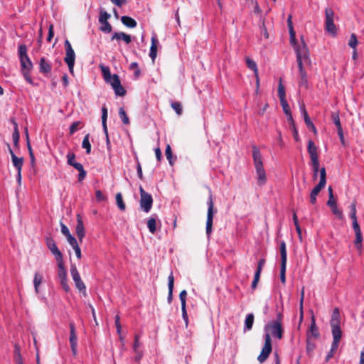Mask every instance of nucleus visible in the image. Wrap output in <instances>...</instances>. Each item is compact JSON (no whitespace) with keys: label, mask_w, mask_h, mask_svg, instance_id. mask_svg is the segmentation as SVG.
Wrapping results in <instances>:
<instances>
[{"label":"nucleus","mask_w":364,"mask_h":364,"mask_svg":"<svg viewBox=\"0 0 364 364\" xmlns=\"http://www.w3.org/2000/svg\"><path fill=\"white\" fill-rule=\"evenodd\" d=\"M18 57L22 75L29 84L33 85V81L30 75V73L33 69V63L27 55V47L26 45L22 44L18 46Z\"/></svg>","instance_id":"obj_1"},{"label":"nucleus","mask_w":364,"mask_h":364,"mask_svg":"<svg viewBox=\"0 0 364 364\" xmlns=\"http://www.w3.org/2000/svg\"><path fill=\"white\" fill-rule=\"evenodd\" d=\"M252 157L257 173V184L259 186H263L267 182V176L263 166L262 154L256 146H252Z\"/></svg>","instance_id":"obj_2"},{"label":"nucleus","mask_w":364,"mask_h":364,"mask_svg":"<svg viewBox=\"0 0 364 364\" xmlns=\"http://www.w3.org/2000/svg\"><path fill=\"white\" fill-rule=\"evenodd\" d=\"M335 13L332 9H325V28L326 31L331 36H335L337 33V28L334 23Z\"/></svg>","instance_id":"obj_3"},{"label":"nucleus","mask_w":364,"mask_h":364,"mask_svg":"<svg viewBox=\"0 0 364 364\" xmlns=\"http://www.w3.org/2000/svg\"><path fill=\"white\" fill-rule=\"evenodd\" d=\"M279 251L281 255L280 280L282 284L286 283V267L287 262V254L286 243L284 241L280 242Z\"/></svg>","instance_id":"obj_4"},{"label":"nucleus","mask_w":364,"mask_h":364,"mask_svg":"<svg viewBox=\"0 0 364 364\" xmlns=\"http://www.w3.org/2000/svg\"><path fill=\"white\" fill-rule=\"evenodd\" d=\"M65 57L64 58V60L68 66L70 73H73V68L75 60V53L68 40H65Z\"/></svg>","instance_id":"obj_5"},{"label":"nucleus","mask_w":364,"mask_h":364,"mask_svg":"<svg viewBox=\"0 0 364 364\" xmlns=\"http://www.w3.org/2000/svg\"><path fill=\"white\" fill-rule=\"evenodd\" d=\"M140 192V207L145 213H149L151 209L153 198L151 194L146 193L142 186L139 187Z\"/></svg>","instance_id":"obj_6"},{"label":"nucleus","mask_w":364,"mask_h":364,"mask_svg":"<svg viewBox=\"0 0 364 364\" xmlns=\"http://www.w3.org/2000/svg\"><path fill=\"white\" fill-rule=\"evenodd\" d=\"M296 59L304 60L306 65H311V61L309 56V50L307 45L302 40L301 43L295 47Z\"/></svg>","instance_id":"obj_7"},{"label":"nucleus","mask_w":364,"mask_h":364,"mask_svg":"<svg viewBox=\"0 0 364 364\" xmlns=\"http://www.w3.org/2000/svg\"><path fill=\"white\" fill-rule=\"evenodd\" d=\"M208 212H207V220H206V234L209 236L212 232L213 220L214 215V203L213 196L210 191V195L208 201Z\"/></svg>","instance_id":"obj_8"},{"label":"nucleus","mask_w":364,"mask_h":364,"mask_svg":"<svg viewBox=\"0 0 364 364\" xmlns=\"http://www.w3.org/2000/svg\"><path fill=\"white\" fill-rule=\"evenodd\" d=\"M272 350V340L270 334L267 333L264 336V345L261 350L260 354L257 357V360L260 363H264L269 357Z\"/></svg>","instance_id":"obj_9"},{"label":"nucleus","mask_w":364,"mask_h":364,"mask_svg":"<svg viewBox=\"0 0 364 364\" xmlns=\"http://www.w3.org/2000/svg\"><path fill=\"white\" fill-rule=\"evenodd\" d=\"M58 262V277L59 279L60 284L65 292L70 291V286L68 282L67 272L63 264V260L57 262Z\"/></svg>","instance_id":"obj_10"},{"label":"nucleus","mask_w":364,"mask_h":364,"mask_svg":"<svg viewBox=\"0 0 364 364\" xmlns=\"http://www.w3.org/2000/svg\"><path fill=\"white\" fill-rule=\"evenodd\" d=\"M67 158L68 164L70 166H73L75 169H77L79 171L78 181H82L85 179L87 174L86 171L83 168V166L80 163L75 161V155L73 152H69L67 155Z\"/></svg>","instance_id":"obj_11"},{"label":"nucleus","mask_w":364,"mask_h":364,"mask_svg":"<svg viewBox=\"0 0 364 364\" xmlns=\"http://www.w3.org/2000/svg\"><path fill=\"white\" fill-rule=\"evenodd\" d=\"M265 331H269L273 336L282 339L283 336V328L280 321H272L265 326Z\"/></svg>","instance_id":"obj_12"},{"label":"nucleus","mask_w":364,"mask_h":364,"mask_svg":"<svg viewBox=\"0 0 364 364\" xmlns=\"http://www.w3.org/2000/svg\"><path fill=\"white\" fill-rule=\"evenodd\" d=\"M46 244L47 247L50 250L52 254L55 256L57 262L63 260V255L58 250L54 240L50 237H47L46 239Z\"/></svg>","instance_id":"obj_13"},{"label":"nucleus","mask_w":364,"mask_h":364,"mask_svg":"<svg viewBox=\"0 0 364 364\" xmlns=\"http://www.w3.org/2000/svg\"><path fill=\"white\" fill-rule=\"evenodd\" d=\"M70 327V343L72 352L74 355L77 353V338L75 333V328L73 322L69 323Z\"/></svg>","instance_id":"obj_14"},{"label":"nucleus","mask_w":364,"mask_h":364,"mask_svg":"<svg viewBox=\"0 0 364 364\" xmlns=\"http://www.w3.org/2000/svg\"><path fill=\"white\" fill-rule=\"evenodd\" d=\"M307 150H308V152L309 154L311 162L319 161L318 156V152H317V147H316V146L315 145V144L314 143L313 141L309 140L308 141Z\"/></svg>","instance_id":"obj_15"},{"label":"nucleus","mask_w":364,"mask_h":364,"mask_svg":"<svg viewBox=\"0 0 364 364\" xmlns=\"http://www.w3.org/2000/svg\"><path fill=\"white\" fill-rule=\"evenodd\" d=\"M77 223L75 228V232L77 237L79 239L80 242H81L82 241L83 237H85V232L83 222L80 215H77Z\"/></svg>","instance_id":"obj_16"},{"label":"nucleus","mask_w":364,"mask_h":364,"mask_svg":"<svg viewBox=\"0 0 364 364\" xmlns=\"http://www.w3.org/2000/svg\"><path fill=\"white\" fill-rule=\"evenodd\" d=\"M327 205L331 208V210L332 213H333V215H335L338 219H343V212H342V210L338 209V208L337 206L336 201L334 198H333L331 199L328 198V200L327 201Z\"/></svg>","instance_id":"obj_17"},{"label":"nucleus","mask_w":364,"mask_h":364,"mask_svg":"<svg viewBox=\"0 0 364 364\" xmlns=\"http://www.w3.org/2000/svg\"><path fill=\"white\" fill-rule=\"evenodd\" d=\"M301 111L304 117V122L307 127L311 130L315 134L317 133L316 128L310 119L308 112L305 108L304 105L301 106Z\"/></svg>","instance_id":"obj_18"},{"label":"nucleus","mask_w":364,"mask_h":364,"mask_svg":"<svg viewBox=\"0 0 364 364\" xmlns=\"http://www.w3.org/2000/svg\"><path fill=\"white\" fill-rule=\"evenodd\" d=\"M319 336H320V333L318 331V328L316 326L315 318L313 316L311 317V322L309 329L307 332V338L309 337L311 338V337H313L314 338H318Z\"/></svg>","instance_id":"obj_19"},{"label":"nucleus","mask_w":364,"mask_h":364,"mask_svg":"<svg viewBox=\"0 0 364 364\" xmlns=\"http://www.w3.org/2000/svg\"><path fill=\"white\" fill-rule=\"evenodd\" d=\"M159 41L156 35L151 37V44L150 47L149 56L154 62L157 55V49H158Z\"/></svg>","instance_id":"obj_20"},{"label":"nucleus","mask_w":364,"mask_h":364,"mask_svg":"<svg viewBox=\"0 0 364 364\" xmlns=\"http://www.w3.org/2000/svg\"><path fill=\"white\" fill-rule=\"evenodd\" d=\"M168 294L167 301L169 304H171L173 299V291L174 286V277L172 272H171L170 275L168 276Z\"/></svg>","instance_id":"obj_21"},{"label":"nucleus","mask_w":364,"mask_h":364,"mask_svg":"<svg viewBox=\"0 0 364 364\" xmlns=\"http://www.w3.org/2000/svg\"><path fill=\"white\" fill-rule=\"evenodd\" d=\"M112 40H123L127 44L132 41L131 36L124 32H115L112 36Z\"/></svg>","instance_id":"obj_22"},{"label":"nucleus","mask_w":364,"mask_h":364,"mask_svg":"<svg viewBox=\"0 0 364 364\" xmlns=\"http://www.w3.org/2000/svg\"><path fill=\"white\" fill-rule=\"evenodd\" d=\"M51 70V66L50 63L45 59V58H41L40 59L39 63V71L41 73L47 74L49 73Z\"/></svg>","instance_id":"obj_23"},{"label":"nucleus","mask_w":364,"mask_h":364,"mask_svg":"<svg viewBox=\"0 0 364 364\" xmlns=\"http://www.w3.org/2000/svg\"><path fill=\"white\" fill-rule=\"evenodd\" d=\"M341 323V315L338 308H335L333 311L331 318L330 321L331 326H340Z\"/></svg>","instance_id":"obj_24"},{"label":"nucleus","mask_w":364,"mask_h":364,"mask_svg":"<svg viewBox=\"0 0 364 364\" xmlns=\"http://www.w3.org/2000/svg\"><path fill=\"white\" fill-rule=\"evenodd\" d=\"M12 163L16 169L18 171H22V167L23 164V158L18 157L15 155V154H12Z\"/></svg>","instance_id":"obj_25"},{"label":"nucleus","mask_w":364,"mask_h":364,"mask_svg":"<svg viewBox=\"0 0 364 364\" xmlns=\"http://www.w3.org/2000/svg\"><path fill=\"white\" fill-rule=\"evenodd\" d=\"M26 146H27L28 151V153H29V156H30V160H31V165L32 167H34L35 165H36L35 156H34V154H33V149H32L31 145L30 144L28 134V131L27 130L26 132Z\"/></svg>","instance_id":"obj_26"},{"label":"nucleus","mask_w":364,"mask_h":364,"mask_svg":"<svg viewBox=\"0 0 364 364\" xmlns=\"http://www.w3.org/2000/svg\"><path fill=\"white\" fill-rule=\"evenodd\" d=\"M122 23L128 28H135L136 26V21L132 17L123 16L121 18Z\"/></svg>","instance_id":"obj_27"},{"label":"nucleus","mask_w":364,"mask_h":364,"mask_svg":"<svg viewBox=\"0 0 364 364\" xmlns=\"http://www.w3.org/2000/svg\"><path fill=\"white\" fill-rule=\"evenodd\" d=\"M299 85L300 87H304L305 88L308 87V76L307 73L304 70H299Z\"/></svg>","instance_id":"obj_28"},{"label":"nucleus","mask_w":364,"mask_h":364,"mask_svg":"<svg viewBox=\"0 0 364 364\" xmlns=\"http://www.w3.org/2000/svg\"><path fill=\"white\" fill-rule=\"evenodd\" d=\"M323 188L316 185L311 191L310 193V203L311 204H315L316 203V196L318 195L319 192L323 189Z\"/></svg>","instance_id":"obj_29"},{"label":"nucleus","mask_w":364,"mask_h":364,"mask_svg":"<svg viewBox=\"0 0 364 364\" xmlns=\"http://www.w3.org/2000/svg\"><path fill=\"white\" fill-rule=\"evenodd\" d=\"M331 327L333 335V340L340 341L342 337V331L340 326H333Z\"/></svg>","instance_id":"obj_30"},{"label":"nucleus","mask_w":364,"mask_h":364,"mask_svg":"<svg viewBox=\"0 0 364 364\" xmlns=\"http://www.w3.org/2000/svg\"><path fill=\"white\" fill-rule=\"evenodd\" d=\"M13 124L14 125V132L12 134V138H13L14 146L17 147L18 146V143H19L20 134H19L18 124L15 121H13Z\"/></svg>","instance_id":"obj_31"},{"label":"nucleus","mask_w":364,"mask_h":364,"mask_svg":"<svg viewBox=\"0 0 364 364\" xmlns=\"http://www.w3.org/2000/svg\"><path fill=\"white\" fill-rule=\"evenodd\" d=\"M245 61L247 68L254 72L255 77H257L258 69L257 63L249 57L245 58Z\"/></svg>","instance_id":"obj_32"},{"label":"nucleus","mask_w":364,"mask_h":364,"mask_svg":"<svg viewBox=\"0 0 364 364\" xmlns=\"http://www.w3.org/2000/svg\"><path fill=\"white\" fill-rule=\"evenodd\" d=\"M42 281H43V276L41 274H39L38 272H36L35 275H34V279H33V284H34L35 291L36 294H38L39 292L38 288H39V286L41 284Z\"/></svg>","instance_id":"obj_33"},{"label":"nucleus","mask_w":364,"mask_h":364,"mask_svg":"<svg viewBox=\"0 0 364 364\" xmlns=\"http://www.w3.org/2000/svg\"><path fill=\"white\" fill-rule=\"evenodd\" d=\"M320 180L317 185L324 188L326 183V171L324 167H322L319 170Z\"/></svg>","instance_id":"obj_34"},{"label":"nucleus","mask_w":364,"mask_h":364,"mask_svg":"<svg viewBox=\"0 0 364 364\" xmlns=\"http://www.w3.org/2000/svg\"><path fill=\"white\" fill-rule=\"evenodd\" d=\"M331 119L338 129V132H341L342 127L341 124L340 117L338 112H333L331 113Z\"/></svg>","instance_id":"obj_35"},{"label":"nucleus","mask_w":364,"mask_h":364,"mask_svg":"<svg viewBox=\"0 0 364 364\" xmlns=\"http://www.w3.org/2000/svg\"><path fill=\"white\" fill-rule=\"evenodd\" d=\"M70 274L75 283L82 280L78 270L75 264H72L70 267Z\"/></svg>","instance_id":"obj_36"},{"label":"nucleus","mask_w":364,"mask_h":364,"mask_svg":"<svg viewBox=\"0 0 364 364\" xmlns=\"http://www.w3.org/2000/svg\"><path fill=\"white\" fill-rule=\"evenodd\" d=\"M254 323V315L253 314H250L246 316L245 321V330H251Z\"/></svg>","instance_id":"obj_37"},{"label":"nucleus","mask_w":364,"mask_h":364,"mask_svg":"<svg viewBox=\"0 0 364 364\" xmlns=\"http://www.w3.org/2000/svg\"><path fill=\"white\" fill-rule=\"evenodd\" d=\"M147 227L151 234H154L156 230V220L154 218H150L147 221Z\"/></svg>","instance_id":"obj_38"},{"label":"nucleus","mask_w":364,"mask_h":364,"mask_svg":"<svg viewBox=\"0 0 364 364\" xmlns=\"http://www.w3.org/2000/svg\"><path fill=\"white\" fill-rule=\"evenodd\" d=\"M89 138L90 134H87L85 136L82 143V147L86 149V153L87 154H90L91 152V144L90 143Z\"/></svg>","instance_id":"obj_39"},{"label":"nucleus","mask_w":364,"mask_h":364,"mask_svg":"<svg viewBox=\"0 0 364 364\" xmlns=\"http://www.w3.org/2000/svg\"><path fill=\"white\" fill-rule=\"evenodd\" d=\"M112 88H113V90L114 91V93L117 96L122 97V96H124L126 95V90L123 87V86L122 85L121 82H119L117 85H114V87H112Z\"/></svg>","instance_id":"obj_40"},{"label":"nucleus","mask_w":364,"mask_h":364,"mask_svg":"<svg viewBox=\"0 0 364 364\" xmlns=\"http://www.w3.org/2000/svg\"><path fill=\"white\" fill-rule=\"evenodd\" d=\"M116 203L118 208L121 210H124L126 209V205L123 200L122 195L121 193H117L116 195Z\"/></svg>","instance_id":"obj_41"},{"label":"nucleus","mask_w":364,"mask_h":364,"mask_svg":"<svg viewBox=\"0 0 364 364\" xmlns=\"http://www.w3.org/2000/svg\"><path fill=\"white\" fill-rule=\"evenodd\" d=\"M100 68L102 73L103 75L105 81L108 80V79H109L110 77L112 76V75L110 73L109 68L107 66L103 65H100Z\"/></svg>","instance_id":"obj_42"},{"label":"nucleus","mask_w":364,"mask_h":364,"mask_svg":"<svg viewBox=\"0 0 364 364\" xmlns=\"http://www.w3.org/2000/svg\"><path fill=\"white\" fill-rule=\"evenodd\" d=\"M278 96L279 98V101H284V100H286L285 89L284 85H282V80H280L278 85Z\"/></svg>","instance_id":"obj_43"},{"label":"nucleus","mask_w":364,"mask_h":364,"mask_svg":"<svg viewBox=\"0 0 364 364\" xmlns=\"http://www.w3.org/2000/svg\"><path fill=\"white\" fill-rule=\"evenodd\" d=\"M165 154H166V159L168 160L169 164L171 166H173V154H172L171 147L169 144H167L166 146Z\"/></svg>","instance_id":"obj_44"},{"label":"nucleus","mask_w":364,"mask_h":364,"mask_svg":"<svg viewBox=\"0 0 364 364\" xmlns=\"http://www.w3.org/2000/svg\"><path fill=\"white\" fill-rule=\"evenodd\" d=\"M111 15L108 14L107 11L101 9L100 11V17H99V22L103 23L108 21V19L110 18Z\"/></svg>","instance_id":"obj_45"},{"label":"nucleus","mask_w":364,"mask_h":364,"mask_svg":"<svg viewBox=\"0 0 364 364\" xmlns=\"http://www.w3.org/2000/svg\"><path fill=\"white\" fill-rule=\"evenodd\" d=\"M119 116L120 119H122L123 124H129V119L127 117L124 108L121 107L119 110Z\"/></svg>","instance_id":"obj_46"},{"label":"nucleus","mask_w":364,"mask_h":364,"mask_svg":"<svg viewBox=\"0 0 364 364\" xmlns=\"http://www.w3.org/2000/svg\"><path fill=\"white\" fill-rule=\"evenodd\" d=\"M76 288L79 290L80 292H82L84 296H87L86 292V286L82 282V280H80L79 282H77L75 283Z\"/></svg>","instance_id":"obj_47"},{"label":"nucleus","mask_w":364,"mask_h":364,"mask_svg":"<svg viewBox=\"0 0 364 364\" xmlns=\"http://www.w3.org/2000/svg\"><path fill=\"white\" fill-rule=\"evenodd\" d=\"M362 242H363V235L355 234V239L354 241L355 246L357 250H360L362 248Z\"/></svg>","instance_id":"obj_48"},{"label":"nucleus","mask_w":364,"mask_h":364,"mask_svg":"<svg viewBox=\"0 0 364 364\" xmlns=\"http://www.w3.org/2000/svg\"><path fill=\"white\" fill-rule=\"evenodd\" d=\"M107 119V109L106 106H103L102 107V128H105L106 129Z\"/></svg>","instance_id":"obj_49"},{"label":"nucleus","mask_w":364,"mask_h":364,"mask_svg":"<svg viewBox=\"0 0 364 364\" xmlns=\"http://www.w3.org/2000/svg\"><path fill=\"white\" fill-rule=\"evenodd\" d=\"M111 85L112 87L120 82L119 76L117 74L112 75L108 80L105 81Z\"/></svg>","instance_id":"obj_50"},{"label":"nucleus","mask_w":364,"mask_h":364,"mask_svg":"<svg viewBox=\"0 0 364 364\" xmlns=\"http://www.w3.org/2000/svg\"><path fill=\"white\" fill-rule=\"evenodd\" d=\"M171 106L178 115H181L182 114L183 108H182V105L180 102H172Z\"/></svg>","instance_id":"obj_51"},{"label":"nucleus","mask_w":364,"mask_h":364,"mask_svg":"<svg viewBox=\"0 0 364 364\" xmlns=\"http://www.w3.org/2000/svg\"><path fill=\"white\" fill-rule=\"evenodd\" d=\"M312 169H313V178L316 180L318 177V173H319V161L311 162Z\"/></svg>","instance_id":"obj_52"},{"label":"nucleus","mask_w":364,"mask_h":364,"mask_svg":"<svg viewBox=\"0 0 364 364\" xmlns=\"http://www.w3.org/2000/svg\"><path fill=\"white\" fill-rule=\"evenodd\" d=\"M358 45V40L357 36L355 33H351L349 41H348V46L352 48L353 49L356 48V46Z\"/></svg>","instance_id":"obj_53"},{"label":"nucleus","mask_w":364,"mask_h":364,"mask_svg":"<svg viewBox=\"0 0 364 364\" xmlns=\"http://www.w3.org/2000/svg\"><path fill=\"white\" fill-rule=\"evenodd\" d=\"M102 26L100 27V30L103 32H105V33H110L112 31V26L111 24L108 22V21H106V22H103V23H100Z\"/></svg>","instance_id":"obj_54"},{"label":"nucleus","mask_w":364,"mask_h":364,"mask_svg":"<svg viewBox=\"0 0 364 364\" xmlns=\"http://www.w3.org/2000/svg\"><path fill=\"white\" fill-rule=\"evenodd\" d=\"M316 347V345L314 342H311V339L310 338H307V340H306V352L308 354H310L311 353L314 348Z\"/></svg>","instance_id":"obj_55"},{"label":"nucleus","mask_w":364,"mask_h":364,"mask_svg":"<svg viewBox=\"0 0 364 364\" xmlns=\"http://www.w3.org/2000/svg\"><path fill=\"white\" fill-rule=\"evenodd\" d=\"M350 208V217L351 220L356 219L357 216H356V201L355 200H353L351 203Z\"/></svg>","instance_id":"obj_56"},{"label":"nucleus","mask_w":364,"mask_h":364,"mask_svg":"<svg viewBox=\"0 0 364 364\" xmlns=\"http://www.w3.org/2000/svg\"><path fill=\"white\" fill-rule=\"evenodd\" d=\"M280 104H281L283 111L286 114V115L291 113L290 107L288 105L287 100H284V101L281 100Z\"/></svg>","instance_id":"obj_57"},{"label":"nucleus","mask_w":364,"mask_h":364,"mask_svg":"<svg viewBox=\"0 0 364 364\" xmlns=\"http://www.w3.org/2000/svg\"><path fill=\"white\" fill-rule=\"evenodd\" d=\"M261 272L262 271L256 270V272L255 273L254 279H253V281L252 282V289H255L257 287V283H258V282L259 280Z\"/></svg>","instance_id":"obj_58"},{"label":"nucleus","mask_w":364,"mask_h":364,"mask_svg":"<svg viewBox=\"0 0 364 364\" xmlns=\"http://www.w3.org/2000/svg\"><path fill=\"white\" fill-rule=\"evenodd\" d=\"M261 272L262 271L256 270V272L255 273L254 279H253V281L252 282V289H255L257 287V283H258V282L259 280Z\"/></svg>","instance_id":"obj_59"},{"label":"nucleus","mask_w":364,"mask_h":364,"mask_svg":"<svg viewBox=\"0 0 364 364\" xmlns=\"http://www.w3.org/2000/svg\"><path fill=\"white\" fill-rule=\"evenodd\" d=\"M352 226H353V229L355 232V235L362 233L360 227L358 223L357 218L352 220Z\"/></svg>","instance_id":"obj_60"},{"label":"nucleus","mask_w":364,"mask_h":364,"mask_svg":"<svg viewBox=\"0 0 364 364\" xmlns=\"http://www.w3.org/2000/svg\"><path fill=\"white\" fill-rule=\"evenodd\" d=\"M352 226H353V229L355 232V235L362 233L360 227L358 223L357 218L352 220Z\"/></svg>","instance_id":"obj_61"},{"label":"nucleus","mask_w":364,"mask_h":364,"mask_svg":"<svg viewBox=\"0 0 364 364\" xmlns=\"http://www.w3.org/2000/svg\"><path fill=\"white\" fill-rule=\"evenodd\" d=\"M186 296L187 291L186 290H182L179 294V299L181 300V306H186Z\"/></svg>","instance_id":"obj_62"},{"label":"nucleus","mask_w":364,"mask_h":364,"mask_svg":"<svg viewBox=\"0 0 364 364\" xmlns=\"http://www.w3.org/2000/svg\"><path fill=\"white\" fill-rule=\"evenodd\" d=\"M95 197L98 202L106 201L107 199L100 190H97L95 191Z\"/></svg>","instance_id":"obj_63"},{"label":"nucleus","mask_w":364,"mask_h":364,"mask_svg":"<svg viewBox=\"0 0 364 364\" xmlns=\"http://www.w3.org/2000/svg\"><path fill=\"white\" fill-rule=\"evenodd\" d=\"M114 318H115L114 323H115V326L117 328V334L120 335V333H122V326L120 323V317L119 315H116Z\"/></svg>","instance_id":"obj_64"}]
</instances>
